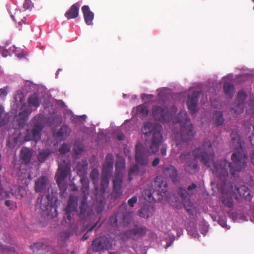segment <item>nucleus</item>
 Segmentation results:
<instances>
[{"instance_id":"f257e3e1","label":"nucleus","mask_w":254,"mask_h":254,"mask_svg":"<svg viewBox=\"0 0 254 254\" xmlns=\"http://www.w3.org/2000/svg\"><path fill=\"white\" fill-rule=\"evenodd\" d=\"M197 158H201L202 162L208 167L213 168L214 164H220L223 160L218 162L214 161V153L213 150L211 142L208 140H205L201 148H197L192 152V154L189 151L182 153L179 159L180 161L184 162V170L187 173L194 174L199 170Z\"/></svg>"},{"instance_id":"f03ea898","label":"nucleus","mask_w":254,"mask_h":254,"mask_svg":"<svg viewBox=\"0 0 254 254\" xmlns=\"http://www.w3.org/2000/svg\"><path fill=\"white\" fill-rule=\"evenodd\" d=\"M230 147L235 152L231 155L232 162H227L226 168H229L230 173L234 176L235 172H240L247 165V155L243 152V145L244 143L239 133L233 130L230 134ZM225 160L223 159L222 160ZM227 162V161H226Z\"/></svg>"},{"instance_id":"7ed1b4c3","label":"nucleus","mask_w":254,"mask_h":254,"mask_svg":"<svg viewBox=\"0 0 254 254\" xmlns=\"http://www.w3.org/2000/svg\"><path fill=\"white\" fill-rule=\"evenodd\" d=\"M226 165L227 162L224 160L220 164H214L212 170L213 173L218 178L217 185L222 194L221 201L225 206L231 208L233 206L234 190L232 184L227 182L228 172Z\"/></svg>"},{"instance_id":"20e7f679","label":"nucleus","mask_w":254,"mask_h":254,"mask_svg":"<svg viewBox=\"0 0 254 254\" xmlns=\"http://www.w3.org/2000/svg\"><path fill=\"white\" fill-rule=\"evenodd\" d=\"M142 132L145 136L151 134L152 137L148 147L149 154H155L159 150V147L163 142V136L161 133L160 127L150 122H145Z\"/></svg>"},{"instance_id":"39448f33","label":"nucleus","mask_w":254,"mask_h":254,"mask_svg":"<svg viewBox=\"0 0 254 254\" xmlns=\"http://www.w3.org/2000/svg\"><path fill=\"white\" fill-rule=\"evenodd\" d=\"M178 119L177 121H173L174 123H180L181 124L180 129L181 140L175 138V135H172L176 141V145L178 146L181 144V141L183 142L190 141L193 137V127L190 119L188 118L186 111H182L178 114Z\"/></svg>"},{"instance_id":"423d86ee","label":"nucleus","mask_w":254,"mask_h":254,"mask_svg":"<svg viewBox=\"0 0 254 254\" xmlns=\"http://www.w3.org/2000/svg\"><path fill=\"white\" fill-rule=\"evenodd\" d=\"M80 181L82 184L81 190L84 194L83 196L80 204L79 216L81 219L85 220L90 218L92 215V211L87 203L88 197L86 195L89 188V179L85 176L81 177Z\"/></svg>"},{"instance_id":"0eeeda50","label":"nucleus","mask_w":254,"mask_h":254,"mask_svg":"<svg viewBox=\"0 0 254 254\" xmlns=\"http://www.w3.org/2000/svg\"><path fill=\"white\" fill-rule=\"evenodd\" d=\"M77 206V197L74 195H70L67 205L65 209V216L63 218V220L65 221L69 226L71 225L73 220V217L74 214L78 211Z\"/></svg>"},{"instance_id":"6e6552de","label":"nucleus","mask_w":254,"mask_h":254,"mask_svg":"<svg viewBox=\"0 0 254 254\" xmlns=\"http://www.w3.org/2000/svg\"><path fill=\"white\" fill-rule=\"evenodd\" d=\"M70 171V167L67 163L65 162L63 164L59 165L58 171L55 175V180L60 189L61 190L65 191L66 187L65 184H64V180L67 177Z\"/></svg>"},{"instance_id":"1a4fd4ad","label":"nucleus","mask_w":254,"mask_h":254,"mask_svg":"<svg viewBox=\"0 0 254 254\" xmlns=\"http://www.w3.org/2000/svg\"><path fill=\"white\" fill-rule=\"evenodd\" d=\"M40 208L46 215H50V212L53 209L56 211V208L53 206V196L49 193V188L46 194H43L41 198Z\"/></svg>"},{"instance_id":"9d476101","label":"nucleus","mask_w":254,"mask_h":254,"mask_svg":"<svg viewBox=\"0 0 254 254\" xmlns=\"http://www.w3.org/2000/svg\"><path fill=\"white\" fill-rule=\"evenodd\" d=\"M112 246L110 239L105 236H100L94 239L91 245L94 252H99L102 250L109 249Z\"/></svg>"},{"instance_id":"9b49d317","label":"nucleus","mask_w":254,"mask_h":254,"mask_svg":"<svg viewBox=\"0 0 254 254\" xmlns=\"http://www.w3.org/2000/svg\"><path fill=\"white\" fill-rule=\"evenodd\" d=\"M43 129V126L42 124L34 125L31 130H27L24 140L26 141H34L35 142L39 141L41 139V132Z\"/></svg>"},{"instance_id":"f8f14e48","label":"nucleus","mask_w":254,"mask_h":254,"mask_svg":"<svg viewBox=\"0 0 254 254\" xmlns=\"http://www.w3.org/2000/svg\"><path fill=\"white\" fill-rule=\"evenodd\" d=\"M200 92L194 91L191 94H189L187 97L186 104L190 112L193 114L198 111V99Z\"/></svg>"},{"instance_id":"ddd939ff","label":"nucleus","mask_w":254,"mask_h":254,"mask_svg":"<svg viewBox=\"0 0 254 254\" xmlns=\"http://www.w3.org/2000/svg\"><path fill=\"white\" fill-rule=\"evenodd\" d=\"M152 114L155 120L162 122H168L169 119L168 109L166 106H154Z\"/></svg>"},{"instance_id":"4468645a","label":"nucleus","mask_w":254,"mask_h":254,"mask_svg":"<svg viewBox=\"0 0 254 254\" xmlns=\"http://www.w3.org/2000/svg\"><path fill=\"white\" fill-rule=\"evenodd\" d=\"M152 186L156 194L162 196L168 190V185L166 181L161 176L155 177L154 181L152 183Z\"/></svg>"},{"instance_id":"2eb2a0df","label":"nucleus","mask_w":254,"mask_h":254,"mask_svg":"<svg viewBox=\"0 0 254 254\" xmlns=\"http://www.w3.org/2000/svg\"><path fill=\"white\" fill-rule=\"evenodd\" d=\"M162 173L166 178L170 179L174 183L179 181L180 177L178 176V170L172 165L167 164L163 165Z\"/></svg>"},{"instance_id":"dca6fc26","label":"nucleus","mask_w":254,"mask_h":254,"mask_svg":"<svg viewBox=\"0 0 254 254\" xmlns=\"http://www.w3.org/2000/svg\"><path fill=\"white\" fill-rule=\"evenodd\" d=\"M127 205L124 203L121 205L119 208V210L115 213L109 219L110 224L113 226H116L118 224V222H123L125 221V220L127 217L129 216V214L126 212L124 213L122 211L123 208H126Z\"/></svg>"},{"instance_id":"f3484780","label":"nucleus","mask_w":254,"mask_h":254,"mask_svg":"<svg viewBox=\"0 0 254 254\" xmlns=\"http://www.w3.org/2000/svg\"><path fill=\"white\" fill-rule=\"evenodd\" d=\"M135 159L136 161L141 166H146L149 162L148 155L141 144L136 146Z\"/></svg>"},{"instance_id":"a211bd4d","label":"nucleus","mask_w":254,"mask_h":254,"mask_svg":"<svg viewBox=\"0 0 254 254\" xmlns=\"http://www.w3.org/2000/svg\"><path fill=\"white\" fill-rule=\"evenodd\" d=\"M122 182L123 178L120 175H117L116 176H115L113 179V188L112 192V195L115 199L118 198L122 195Z\"/></svg>"},{"instance_id":"6ab92c4d","label":"nucleus","mask_w":254,"mask_h":254,"mask_svg":"<svg viewBox=\"0 0 254 254\" xmlns=\"http://www.w3.org/2000/svg\"><path fill=\"white\" fill-rule=\"evenodd\" d=\"M113 163L114 159L112 155L110 153L107 154L102 170V175L110 176L113 169Z\"/></svg>"},{"instance_id":"aec40b11","label":"nucleus","mask_w":254,"mask_h":254,"mask_svg":"<svg viewBox=\"0 0 254 254\" xmlns=\"http://www.w3.org/2000/svg\"><path fill=\"white\" fill-rule=\"evenodd\" d=\"M49 181L45 176H42L37 179L35 182V190L37 193H42L46 192Z\"/></svg>"},{"instance_id":"412c9836","label":"nucleus","mask_w":254,"mask_h":254,"mask_svg":"<svg viewBox=\"0 0 254 254\" xmlns=\"http://www.w3.org/2000/svg\"><path fill=\"white\" fill-rule=\"evenodd\" d=\"M178 193L180 195V196L182 198L183 202L184 203V207L186 210L190 214H191L192 213V210L190 208V207H191L192 203L189 200L188 202H184V201L186 199V198L188 196V192L184 188L182 187H179L178 190Z\"/></svg>"},{"instance_id":"4be33fe9","label":"nucleus","mask_w":254,"mask_h":254,"mask_svg":"<svg viewBox=\"0 0 254 254\" xmlns=\"http://www.w3.org/2000/svg\"><path fill=\"white\" fill-rule=\"evenodd\" d=\"M234 190V193L236 191L239 195L245 198V200L250 201L252 196L250 195V191L248 187L245 185H240V186H235Z\"/></svg>"},{"instance_id":"5701e85b","label":"nucleus","mask_w":254,"mask_h":254,"mask_svg":"<svg viewBox=\"0 0 254 254\" xmlns=\"http://www.w3.org/2000/svg\"><path fill=\"white\" fill-rule=\"evenodd\" d=\"M79 7L80 4L78 3L74 4L65 12V17L68 20L77 18L79 15Z\"/></svg>"},{"instance_id":"b1692460","label":"nucleus","mask_w":254,"mask_h":254,"mask_svg":"<svg viewBox=\"0 0 254 254\" xmlns=\"http://www.w3.org/2000/svg\"><path fill=\"white\" fill-rule=\"evenodd\" d=\"M81 9L86 24L88 25H91L94 17V13L90 10L89 7L87 5L82 6Z\"/></svg>"},{"instance_id":"393cba45","label":"nucleus","mask_w":254,"mask_h":254,"mask_svg":"<svg viewBox=\"0 0 254 254\" xmlns=\"http://www.w3.org/2000/svg\"><path fill=\"white\" fill-rule=\"evenodd\" d=\"M146 172L144 167L139 168L137 165L132 166L128 171V180L131 181L133 179V175H143Z\"/></svg>"},{"instance_id":"a878e982","label":"nucleus","mask_w":254,"mask_h":254,"mask_svg":"<svg viewBox=\"0 0 254 254\" xmlns=\"http://www.w3.org/2000/svg\"><path fill=\"white\" fill-rule=\"evenodd\" d=\"M32 152L27 148L23 147L21 149L20 154V159L24 164L29 163L31 159Z\"/></svg>"},{"instance_id":"bb28decb","label":"nucleus","mask_w":254,"mask_h":254,"mask_svg":"<svg viewBox=\"0 0 254 254\" xmlns=\"http://www.w3.org/2000/svg\"><path fill=\"white\" fill-rule=\"evenodd\" d=\"M88 163L86 160L78 162L76 166L77 172L81 177H85L87 173Z\"/></svg>"},{"instance_id":"cd10ccee","label":"nucleus","mask_w":254,"mask_h":254,"mask_svg":"<svg viewBox=\"0 0 254 254\" xmlns=\"http://www.w3.org/2000/svg\"><path fill=\"white\" fill-rule=\"evenodd\" d=\"M212 121L216 126L222 125L224 122L223 113L221 111H214L213 112Z\"/></svg>"},{"instance_id":"c85d7f7f","label":"nucleus","mask_w":254,"mask_h":254,"mask_svg":"<svg viewBox=\"0 0 254 254\" xmlns=\"http://www.w3.org/2000/svg\"><path fill=\"white\" fill-rule=\"evenodd\" d=\"M71 130L69 127L66 125H62L57 132V137H61L65 139L70 133Z\"/></svg>"},{"instance_id":"c756f323","label":"nucleus","mask_w":254,"mask_h":254,"mask_svg":"<svg viewBox=\"0 0 254 254\" xmlns=\"http://www.w3.org/2000/svg\"><path fill=\"white\" fill-rule=\"evenodd\" d=\"M223 89L226 95L232 98L234 94V86L230 82H225L223 85Z\"/></svg>"},{"instance_id":"7c9ffc66","label":"nucleus","mask_w":254,"mask_h":254,"mask_svg":"<svg viewBox=\"0 0 254 254\" xmlns=\"http://www.w3.org/2000/svg\"><path fill=\"white\" fill-rule=\"evenodd\" d=\"M116 172L115 176L117 175H121L123 178V172L125 168V160L122 159L118 160L115 164Z\"/></svg>"},{"instance_id":"2f4dec72","label":"nucleus","mask_w":254,"mask_h":254,"mask_svg":"<svg viewBox=\"0 0 254 254\" xmlns=\"http://www.w3.org/2000/svg\"><path fill=\"white\" fill-rule=\"evenodd\" d=\"M31 248L33 252L42 251L40 253L41 254H44L48 251L47 246L41 242H37L31 246Z\"/></svg>"},{"instance_id":"473e14b6","label":"nucleus","mask_w":254,"mask_h":254,"mask_svg":"<svg viewBox=\"0 0 254 254\" xmlns=\"http://www.w3.org/2000/svg\"><path fill=\"white\" fill-rule=\"evenodd\" d=\"M155 194H156V191L154 190H152L150 189L144 190L142 192V195L144 197L145 199L148 201H152L155 200L154 197Z\"/></svg>"},{"instance_id":"72a5a7b5","label":"nucleus","mask_w":254,"mask_h":254,"mask_svg":"<svg viewBox=\"0 0 254 254\" xmlns=\"http://www.w3.org/2000/svg\"><path fill=\"white\" fill-rule=\"evenodd\" d=\"M244 105L234 102L231 106V112L234 115H237L244 111Z\"/></svg>"},{"instance_id":"f704fd0d","label":"nucleus","mask_w":254,"mask_h":254,"mask_svg":"<svg viewBox=\"0 0 254 254\" xmlns=\"http://www.w3.org/2000/svg\"><path fill=\"white\" fill-rule=\"evenodd\" d=\"M28 103L30 106L37 108L40 105V100L38 95L35 93L30 95L28 98Z\"/></svg>"},{"instance_id":"c9c22d12","label":"nucleus","mask_w":254,"mask_h":254,"mask_svg":"<svg viewBox=\"0 0 254 254\" xmlns=\"http://www.w3.org/2000/svg\"><path fill=\"white\" fill-rule=\"evenodd\" d=\"M147 232V228L144 226H136L131 230V232L133 235L138 236H143Z\"/></svg>"},{"instance_id":"e433bc0d","label":"nucleus","mask_w":254,"mask_h":254,"mask_svg":"<svg viewBox=\"0 0 254 254\" xmlns=\"http://www.w3.org/2000/svg\"><path fill=\"white\" fill-rule=\"evenodd\" d=\"M50 154V151L48 149L42 150L38 155V160L40 162H43Z\"/></svg>"},{"instance_id":"4c0bfd02","label":"nucleus","mask_w":254,"mask_h":254,"mask_svg":"<svg viewBox=\"0 0 254 254\" xmlns=\"http://www.w3.org/2000/svg\"><path fill=\"white\" fill-rule=\"evenodd\" d=\"M247 97V94L244 91L241 90L238 93L237 98L235 102L238 104H243L244 105Z\"/></svg>"},{"instance_id":"58836bf2","label":"nucleus","mask_w":254,"mask_h":254,"mask_svg":"<svg viewBox=\"0 0 254 254\" xmlns=\"http://www.w3.org/2000/svg\"><path fill=\"white\" fill-rule=\"evenodd\" d=\"M109 178L110 176L102 175L100 184V189L103 191L105 190L106 189L108 186L109 182Z\"/></svg>"},{"instance_id":"ea45409f","label":"nucleus","mask_w":254,"mask_h":254,"mask_svg":"<svg viewBox=\"0 0 254 254\" xmlns=\"http://www.w3.org/2000/svg\"><path fill=\"white\" fill-rule=\"evenodd\" d=\"M136 111L137 114H141L143 116H147L149 113L147 107L143 104L137 106Z\"/></svg>"},{"instance_id":"a19ab883","label":"nucleus","mask_w":254,"mask_h":254,"mask_svg":"<svg viewBox=\"0 0 254 254\" xmlns=\"http://www.w3.org/2000/svg\"><path fill=\"white\" fill-rule=\"evenodd\" d=\"M105 202L104 198L101 199L96 204V211L97 213H101L104 209Z\"/></svg>"},{"instance_id":"79ce46f5","label":"nucleus","mask_w":254,"mask_h":254,"mask_svg":"<svg viewBox=\"0 0 254 254\" xmlns=\"http://www.w3.org/2000/svg\"><path fill=\"white\" fill-rule=\"evenodd\" d=\"M71 146L65 143L63 144L59 148L58 151L61 154H64L70 150Z\"/></svg>"},{"instance_id":"37998d69","label":"nucleus","mask_w":254,"mask_h":254,"mask_svg":"<svg viewBox=\"0 0 254 254\" xmlns=\"http://www.w3.org/2000/svg\"><path fill=\"white\" fill-rule=\"evenodd\" d=\"M99 176V171L96 169H93L90 174V177L91 179H92L93 181V183L95 184L97 182L98 178Z\"/></svg>"},{"instance_id":"c03bdc74","label":"nucleus","mask_w":254,"mask_h":254,"mask_svg":"<svg viewBox=\"0 0 254 254\" xmlns=\"http://www.w3.org/2000/svg\"><path fill=\"white\" fill-rule=\"evenodd\" d=\"M98 222H97L92 226H91L88 229V230L86 232V233H85L84 234V235L82 237L81 240H82L83 241H85V240H86L87 239H88V238L89 237V233L91 231H92V230H93L97 227V228H98V227H99L100 226L101 224H99V225H98Z\"/></svg>"},{"instance_id":"a18cd8bd","label":"nucleus","mask_w":254,"mask_h":254,"mask_svg":"<svg viewBox=\"0 0 254 254\" xmlns=\"http://www.w3.org/2000/svg\"><path fill=\"white\" fill-rule=\"evenodd\" d=\"M4 114V108L0 106V126H3L6 125L8 121L7 119H5V117H3L2 115Z\"/></svg>"},{"instance_id":"49530a36","label":"nucleus","mask_w":254,"mask_h":254,"mask_svg":"<svg viewBox=\"0 0 254 254\" xmlns=\"http://www.w3.org/2000/svg\"><path fill=\"white\" fill-rule=\"evenodd\" d=\"M5 205L11 210H15L17 208V205L16 202L9 200H7L5 201Z\"/></svg>"},{"instance_id":"de8ad7c7","label":"nucleus","mask_w":254,"mask_h":254,"mask_svg":"<svg viewBox=\"0 0 254 254\" xmlns=\"http://www.w3.org/2000/svg\"><path fill=\"white\" fill-rule=\"evenodd\" d=\"M139 216L143 218H148L150 216L147 208L145 207L141 208L139 211Z\"/></svg>"},{"instance_id":"09e8293b","label":"nucleus","mask_w":254,"mask_h":254,"mask_svg":"<svg viewBox=\"0 0 254 254\" xmlns=\"http://www.w3.org/2000/svg\"><path fill=\"white\" fill-rule=\"evenodd\" d=\"M247 113L250 114H254V100H251L246 110Z\"/></svg>"},{"instance_id":"8fccbe9b","label":"nucleus","mask_w":254,"mask_h":254,"mask_svg":"<svg viewBox=\"0 0 254 254\" xmlns=\"http://www.w3.org/2000/svg\"><path fill=\"white\" fill-rule=\"evenodd\" d=\"M70 237V233L67 231L62 232L60 233V240L65 241Z\"/></svg>"},{"instance_id":"3c124183","label":"nucleus","mask_w":254,"mask_h":254,"mask_svg":"<svg viewBox=\"0 0 254 254\" xmlns=\"http://www.w3.org/2000/svg\"><path fill=\"white\" fill-rule=\"evenodd\" d=\"M8 86L0 89V97H5L8 94Z\"/></svg>"},{"instance_id":"603ef678","label":"nucleus","mask_w":254,"mask_h":254,"mask_svg":"<svg viewBox=\"0 0 254 254\" xmlns=\"http://www.w3.org/2000/svg\"><path fill=\"white\" fill-rule=\"evenodd\" d=\"M0 250L3 252H12L13 251V249L12 247H9L5 245H2L0 244Z\"/></svg>"},{"instance_id":"864d4df0","label":"nucleus","mask_w":254,"mask_h":254,"mask_svg":"<svg viewBox=\"0 0 254 254\" xmlns=\"http://www.w3.org/2000/svg\"><path fill=\"white\" fill-rule=\"evenodd\" d=\"M137 197L133 196L128 200V204L130 207H133L134 206V204L137 202Z\"/></svg>"},{"instance_id":"5fc2aeb1","label":"nucleus","mask_w":254,"mask_h":254,"mask_svg":"<svg viewBox=\"0 0 254 254\" xmlns=\"http://www.w3.org/2000/svg\"><path fill=\"white\" fill-rule=\"evenodd\" d=\"M196 185L193 183L187 187V190L189 191H191L192 190H195L196 188Z\"/></svg>"},{"instance_id":"6e6d98bb","label":"nucleus","mask_w":254,"mask_h":254,"mask_svg":"<svg viewBox=\"0 0 254 254\" xmlns=\"http://www.w3.org/2000/svg\"><path fill=\"white\" fill-rule=\"evenodd\" d=\"M160 162V159L158 157H156L152 162V166L153 167L157 166Z\"/></svg>"},{"instance_id":"4d7b16f0","label":"nucleus","mask_w":254,"mask_h":254,"mask_svg":"<svg viewBox=\"0 0 254 254\" xmlns=\"http://www.w3.org/2000/svg\"><path fill=\"white\" fill-rule=\"evenodd\" d=\"M21 14V12L20 11H18L17 13H15L14 15H11L12 18L13 19V20L16 21L17 20L15 18H20V17L19 16V15Z\"/></svg>"},{"instance_id":"13d9d810","label":"nucleus","mask_w":254,"mask_h":254,"mask_svg":"<svg viewBox=\"0 0 254 254\" xmlns=\"http://www.w3.org/2000/svg\"><path fill=\"white\" fill-rule=\"evenodd\" d=\"M160 152L162 156H165L166 155V147L163 146L161 148Z\"/></svg>"},{"instance_id":"bf43d9fd","label":"nucleus","mask_w":254,"mask_h":254,"mask_svg":"<svg viewBox=\"0 0 254 254\" xmlns=\"http://www.w3.org/2000/svg\"><path fill=\"white\" fill-rule=\"evenodd\" d=\"M249 141L251 144L254 147V135L252 134V135L249 137Z\"/></svg>"},{"instance_id":"052dcab7","label":"nucleus","mask_w":254,"mask_h":254,"mask_svg":"<svg viewBox=\"0 0 254 254\" xmlns=\"http://www.w3.org/2000/svg\"><path fill=\"white\" fill-rule=\"evenodd\" d=\"M250 157L251 162L252 164L254 166V150L252 151Z\"/></svg>"},{"instance_id":"680f3d73","label":"nucleus","mask_w":254,"mask_h":254,"mask_svg":"<svg viewBox=\"0 0 254 254\" xmlns=\"http://www.w3.org/2000/svg\"><path fill=\"white\" fill-rule=\"evenodd\" d=\"M56 103L58 105H60L62 107H64L65 106L64 102L62 100H58Z\"/></svg>"},{"instance_id":"e2e57ef3","label":"nucleus","mask_w":254,"mask_h":254,"mask_svg":"<svg viewBox=\"0 0 254 254\" xmlns=\"http://www.w3.org/2000/svg\"><path fill=\"white\" fill-rule=\"evenodd\" d=\"M220 225L223 227H225L226 225V221L224 220H219L218 221Z\"/></svg>"},{"instance_id":"0e129e2a","label":"nucleus","mask_w":254,"mask_h":254,"mask_svg":"<svg viewBox=\"0 0 254 254\" xmlns=\"http://www.w3.org/2000/svg\"><path fill=\"white\" fill-rule=\"evenodd\" d=\"M29 1L26 0L23 4L24 8L28 9L29 7Z\"/></svg>"},{"instance_id":"69168bd1","label":"nucleus","mask_w":254,"mask_h":254,"mask_svg":"<svg viewBox=\"0 0 254 254\" xmlns=\"http://www.w3.org/2000/svg\"><path fill=\"white\" fill-rule=\"evenodd\" d=\"M25 20L26 18L25 17H23V18L21 19V21L18 22L19 26H21L22 23L25 24Z\"/></svg>"},{"instance_id":"338daca9","label":"nucleus","mask_w":254,"mask_h":254,"mask_svg":"<svg viewBox=\"0 0 254 254\" xmlns=\"http://www.w3.org/2000/svg\"><path fill=\"white\" fill-rule=\"evenodd\" d=\"M152 95H147L145 94H142L141 95V98L143 100L145 99L146 97L148 98V97H152Z\"/></svg>"},{"instance_id":"774afa93","label":"nucleus","mask_w":254,"mask_h":254,"mask_svg":"<svg viewBox=\"0 0 254 254\" xmlns=\"http://www.w3.org/2000/svg\"><path fill=\"white\" fill-rule=\"evenodd\" d=\"M25 122V121H19L18 124L20 127L23 126Z\"/></svg>"}]
</instances>
